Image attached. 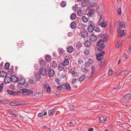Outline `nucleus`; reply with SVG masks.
Segmentation results:
<instances>
[{"instance_id": "nucleus-22", "label": "nucleus", "mask_w": 131, "mask_h": 131, "mask_svg": "<svg viewBox=\"0 0 131 131\" xmlns=\"http://www.w3.org/2000/svg\"><path fill=\"white\" fill-rule=\"evenodd\" d=\"M58 51L59 54L61 56H62L64 52V50L61 48H59L58 49Z\"/></svg>"}, {"instance_id": "nucleus-16", "label": "nucleus", "mask_w": 131, "mask_h": 131, "mask_svg": "<svg viewBox=\"0 0 131 131\" xmlns=\"http://www.w3.org/2000/svg\"><path fill=\"white\" fill-rule=\"evenodd\" d=\"M83 11L81 9H79L77 12V14L78 16H81L84 14Z\"/></svg>"}, {"instance_id": "nucleus-37", "label": "nucleus", "mask_w": 131, "mask_h": 131, "mask_svg": "<svg viewBox=\"0 0 131 131\" xmlns=\"http://www.w3.org/2000/svg\"><path fill=\"white\" fill-rule=\"evenodd\" d=\"M40 64L41 67H43L45 66V61L44 60H41L40 61Z\"/></svg>"}, {"instance_id": "nucleus-33", "label": "nucleus", "mask_w": 131, "mask_h": 131, "mask_svg": "<svg viewBox=\"0 0 131 131\" xmlns=\"http://www.w3.org/2000/svg\"><path fill=\"white\" fill-rule=\"evenodd\" d=\"M124 98L125 99L128 100L131 98V94H128L125 96Z\"/></svg>"}, {"instance_id": "nucleus-55", "label": "nucleus", "mask_w": 131, "mask_h": 131, "mask_svg": "<svg viewBox=\"0 0 131 131\" xmlns=\"http://www.w3.org/2000/svg\"><path fill=\"white\" fill-rule=\"evenodd\" d=\"M38 95V94H37V93L34 94H32V95L31 96H32V97L33 98L35 99L37 97Z\"/></svg>"}, {"instance_id": "nucleus-18", "label": "nucleus", "mask_w": 131, "mask_h": 131, "mask_svg": "<svg viewBox=\"0 0 131 131\" xmlns=\"http://www.w3.org/2000/svg\"><path fill=\"white\" fill-rule=\"evenodd\" d=\"M54 73V71L52 69L50 70L48 72V75L50 77H52Z\"/></svg>"}, {"instance_id": "nucleus-19", "label": "nucleus", "mask_w": 131, "mask_h": 131, "mask_svg": "<svg viewBox=\"0 0 131 131\" xmlns=\"http://www.w3.org/2000/svg\"><path fill=\"white\" fill-rule=\"evenodd\" d=\"M99 24L101 25L102 27L105 28L106 26L107 23L106 21H103L99 23Z\"/></svg>"}, {"instance_id": "nucleus-10", "label": "nucleus", "mask_w": 131, "mask_h": 131, "mask_svg": "<svg viewBox=\"0 0 131 131\" xmlns=\"http://www.w3.org/2000/svg\"><path fill=\"white\" fill-rule=\"evenodd\" d=\"M56 107H53L51 109H50L48 111L49 115L51 116L52 114H54L56 111L55 108Z\"/></svg>"}, {"instance_id": "nucleus-2", "label": "nucleus", "mask_w": 131, "mask_h": 131, "mask_svg": "<svg viewBox=\"0 0 131 131\" xmlns=\"http://www.w3.org/2000/svg\"><path fill=\"white\" fill-rule=\"evenodd\" d=\"M43 88L44 90H46L47 93H49L51 92V88L49 86V84L47 82L45 83L43 85Z\"/></svg>"}, {"instance_id": "nucleus-50", "label": "nucleus", "mask_w": 131, "mask_h": 131, "mask_svg": "<svg viewBox=\"0 0 131 131\" xmlns=\"http://www.w3.org/2000/svg\"><path fill=\"white\" fill-rule=\"evenodd\" d=\"M81 69L83 72L85 73L88 72L89 71V69H86L85 68H82Z\"/></svg>"}, {"instance_id": "nucleus-8", "label": "nucleus", "mask_w": 131, "mask_h": 131, "mask_svg": "<svg viewBox=\"0 0 131 131\" xmlns=\"http://www.w3.org/2000/svg\"><path fill=\"white\" fill-rule=\"evenodd\" d=\"M39 71L40 74L43 75H45L47 73L46 69L43 68L40 69Z\"/></svg>"}, {"instance_id": "nucleus-62", "label": "nucleus", "mask_w": 131, "mask_h": 131, "mask_svg": "<svg viewBox=\"0 0 131 131\" xmlns=\"http://www.w3.org/2000/svg\"><path fill=\"white\" fill-rule=\"evenodd\" d=\"M77 80V79H75L74 80H73L71 82L72 84L73 85L75 84L76 82V80Z\"/></svg>"}, {"instance_id": "nucleus-27", "label": "nucleus", "mask_w": 131, "mask_h": 131, "mask_svg": "<svg viewBox=\"0 0 131 131\" xmlns=\"http://www.w3.org/2000/svg\"><path fill=\"white\" fill-rule=\"evenodd\" d=\"M94 10L93 9H90L88 13V15L89 16H92L94 13Z\"/></svg>"}, {"instance_id": "nucleus-35", "label": "nucleus", "mask_w": 131, "mask_h": 131, "mask_svg": "<svg viewBox=\"0 0 131 131\" xmlns=\"http://www.w3.org/2000/svg\"><path fill=\"white\" fill-rule=\"evenodd\" d=\"M66 73L64 72H63L60 75V78L63 79L66 77Z\"/></svg>"}, {"instance_id": "nucleus-57", "label": "nucleus", "mask_w": 131, "mask_h": 131, "mask_svg": "<svg viewBox=\"0 0 131 131\" xmlns=\"http://www.w3.org/2000/svg\"><path fill=\"white\" fill-rule=\"evenodd\" d=\"M3 88V83H2L0 85V91L1 92L2 91Z\"/></svg>"}, {"instance_id": "nucleus-26", "label": "nucleus", "mask_w": 131, "mask_h": 131, "mask_svg": "<svg viewBox=\"0 0 131 131\" xmlns=\"http://www.w3.org/2000/svg\"><path fill=\"white\" fill-rule=\"evenodd\" d=\"M70 72L72 74V76L74 77H76L78 76V73L74 71H70Z\"/></svg>"}, {"instance_id": "nucleus-17", "label": "nucleus", "mask_w": 131, "mask_h": 131, "mask_svg": "<svg viewBox=\"0 0 131 131\" xmlns=\"http://www.w3.org/2000/svg\"><path fill=\"white\" fill-rule=\"evenodd\" d=\"M74 48L73 46H71L67 48V51L69 53H71L74 50Z\"/></svg>"}, {"instance_id": "nucleus-1", "label": "nucleus", "mask_w": 131, "mask_h": 131, "mask_svg": "<svg viewBox=\"0 0 131 131\" xmlns=\"http://www.w3.org/2000/svg\"><path fill=\"white\" fill-rule=\"evenodd\" d=\"M57 88L59 90H61L62 89H66L68 91H70L71 89L70 86V85L68 84L60 85L59 86L57 87Z\"/></svg>"}, {"instance_id": "nucleus-42", "label": "nucleus", "mask_w": 131, "mask_h": 131, "mask_svg": "<svg viewBox=\"0 0 131 131\" xmlns=\"http://www.w3.org/2000/svg\"><path fill=\"white\" fill-rule=\"evenodd\" d=\"M57 65V63L54 61H53L51 64V66L53 67H56Z\"/></svg>"}, {"instance_id": "nucleus-64", "label": "nucleus", "mask_w": 131, "mask_h": 131, "mask_svg": "<svg viewBox=\"0 0 131 131\" xmlns=\"http://www.w3.org/2000/svg\"><path fill=\"white\" fill-rule=\"evenodd\" d=\"M85 26L83 24H81L80 25V27L82 29H84L85 27Z\"/></svg>"}, {"instance_id": "nucleus-52", "label": "nucleus", "mask_w": 131, "mask_h": 131, "mask_svg": "<svg viewBox=\"0 0 131 131\" xmlns=\"http://www.w3.org/2000/svg\"><path fill=\"white\" fill-rule=\"evenodd\" d=\"M66 5V3L64 1L62 2L61 4V6L62 7H64Z\"/></svg>"}, {"instance_id": "nucleus-4", "label": "nucleus", "mask_w": 131, "mask_h": 131, "mask_svg": "<svg viewBox=\"0 0 131 131\" xmlns=\"http://www.w3.org/2000/svg\"><path fill=\"white\" fill-rule=\"evenodd\" d=\"M18 83L19 84L22 85L24 84L25 82V79L22 77L18 78Z\"/></svg>"}, {"instance_id": "nucleus-9", "label": "nucleus", "mask_w": 131, "mask_h": 131, "mask_svg": "<svg viewBox=\"0 0 131 131\" xmlns=\"http://www.w3.org/2000/svg\"><path fill=\"white\" fill-rule=\"evenodd\" d=\"M81 35L83 37L85 38L88 36V34L87 31L84 30L82 31L81 32Z\"/></svg>"}, {"instance_id": "nucleus-13", "label": "nucleus", "mask_w": 131, "mask_h": 131, "mask_svg": "<svg viewBox=\"0 0 131 131\" xmlns=\"http://www.w3.org/2000/svg\"><path fill=\"white\" fill-rule=\"evenodd\" d=\"M11 78L9 77H6L5 78L4 82L5 83H9L11 81Z\"/></svg>"}, {"instance_id": "nucleus-54", "label": "nucleus", "mask_w": 131, "mask_h": 131, "mask_svg": "<svg viewBox=\"0 0 131 131\" xmlns=\"http://www.w3.org/2000/svg\"><path fill=\"white\" fill-rule=\"evenodd\" d=\"M74 106L72 105H70L69 106V108L71 111H72L74 110Z\"/></svg>"}, {"instance_id": "nucleus-30", "label": "nucleus", "mask_w": 131, "mask_h": 131, "mask_svg": "<svg viewBox=\"0 0 131 131\" xmlns=\"http://www.w3.org/2000/svg\"><path fill=\"white\" fill-rule=\"evenodd\" d=\"M71 27L73 29H74L76 26V24L75 22H73L70 25Z\"/></svg>"}, {"instance_id": "nucleus-59", "label": "nucleus", "mask_w": 131, "mask_h": 131, "mask_svg": "<svg viewBox=\"0 0 131 131\" xmlns=\"http://www.w3.org/2000/svg\"><path fill=\"white\" fill-rule=\"evenodd\" d=\"M118 14L119 15H121V8H119L118 10Z\"/></svg>"}, {"instance_id": "nucleus-28", "label": "nucleus", "mask_w": 131, "mask_h": 131, "mask_svg": "<svg viewBox=\"0 0 131 131\" xmlns=\"http://www.w3.org/2000/svg\"><path fill=\"white\" fill-rule=\"evenodd\" d=\"M87 1L85 0H83L81 3V5L82 7H85L87 5Z\"/></svg>"}, {"instance_id": "nucleus-29", "label": "nucleus", "mask_w": 131, "mask_h": 131, "mask_svg": "<svg viewBox=\"0 0 131 131\" xmlns=\"http://www.w3.org/2000/svg\"><path fill=\"white\" fill-rule=\"evenodd\" d=\"M93 62V61L91 59H89L87 63H86V65L89 66L92 64Z\"/></svg>"}, {"instance_id": "nucleus-12", "label": "nucleus", "mask_w": 131, "mask_h": 131, "mask_svg": "<svg viewBox=\"0 0 131 131\" xmlns=\"http://www.w3.org/2000/svg\"><path fill=\"white\" fill-rule=\"evenodd\" d=\"M126 31V30H122L118 33V37H122L123 35H125Z\"/></svg>"}, {"instance_id": "nucleus-14", "label": "nucleus", "mask_w": 131, "mask_h": 131, "mask_svg": "<svg viewBox=\"0 0 131 131\" xmlns=\"http://www.w3.org/2000/svg\"><path fill=\"white\" fill-rule=\"evenodd\" d=\"M11 81L13 82L16 83L17 82H18V78L15 75H13L11 78Z\"/></svg>"}, {"instance_id": "nucleus-45", "label": "nucleus", "mask_w": 131, "mask_h": 131, "mask_svg": "<svg viewBox=\"0 0 131 131\" xmlns=\"http://www.w3.org/2000/svg\"><path fill=\"white\" fill-rule=\"evenodd\" d=\"M35 81L34 79L33 78H31L29 80V83L31 84L34 83Z\"/></svg>"}, {"instance_id": "nucleus-60", "label": "nucleus", "mask_w": 131, "mask_h": 131, "mask_svg": "<svg viewBox=\"0 0 131 131\" xmlns=\"http://www.w3.org/2000/svg\"><path fill=\"white\" fill-rule=\"evenodd\" d=\"M90 4L91 6L92 7H94L95 6V3L93 2H91Z\"/></svg>"}, {"instance_id": "nucleus-32", "label": "nucleus", "mask_w": 131, "mask_h": 131, "mask_svg": "<svg viewBox=\"0 0 131 131\" xmlns=\"http://www.w3.org/2000/svg\"><path fill=\"white\" fill-rule=\"evenodd\" d=\"M63 64L66 66L68 65L69 64V61L68 59H66L64 61Z\"/></svg>"}, {"instance_id": "nucleus-36", "label": "nucleus", "mask_w": 131, "mask_h": 131, "mask_svg": "<svg viewBox=\"0 0 131 131\" xmlns=\"http://www.w3.org/2000/svg\"><path fill=\"white\" fill-rule=\"evenodd\" d=\"M100 47L98 48V50L99 51H102L103 49L105 47V45H101L100 46Z\"/></svg>"}, {"instance_id": "nucleus-7", "label": "nucleus", "mask_w": 131, "mask_h": 131, "mask_svg": "<svg viewBox=\"0 0 131 131\" xmlns=\"http://www.w3.org/2000/svg\"><path fill=\"white\" fill-rule=\"evenodd\" d=\"M66 68L65 66L62 63H59L58 66V69L60 70L64 69Z\"/></svg>"}, {"instance_id": "nucleus-51", "label": "nucleus", "mask_w": 131, "mask_h": 131, "mask_svg": "<svg viewBox=\"0 0 131 131\" xmlns=\"http://www.w3.org/2000/svg\"><path fill=\"white\" fill-rule=\"evenodd\" d=\"M9 64L8 63H6L5 65V68L6 70L9 69Z\"/></svg>"}, {"instance_id": "nucleus-44", "label": "nucleus", "mask_w": 131, "mask_h": 131, "mask_svg": "<svg viewBox=\"0 0 131 131\" xmlns=\"http://www.w3.org/2000/svg\"><path fill=\"white\" fill-rule=\"evenodd\" d=\"M84 54L85 55L88 56L89 54L90 53L89 51L88 50H84Z\"/></svg>"}, {"instance_id": "nucleus-41", "label": "nucleus", "mask_w": 131, "mask_h": 131, "mask_svg": "<svg viewBox=\"0 0 131 131\" xmlns=\"http://www.w3.org/2000/svg\"><path fill=\"white\" fill-rule=\"evenodd\" d=\"M76 17V15L74 13H72L70 15V18L72 20L75 19Z\"/></svg>"}, {"instance_id": "nucleus-43", "label": "nucleus", "mask_w": 131, "mask_h": 131, "mask_svg": "<svg viewBox=\"0 0 131 131\" xmlns=\"http://www.w3.org/2000/svg\"><path fill=\"white\" fill-rule=\"evenodd\" d=\"M128 72L129 71L127 70H124L121 72L122 75V76L124 75L125 74H128Z\"/></svg>"}, {"instance_id": "nucleus-25", "label": "nucleus", "mask_w": 131, "mask_h": 131, "mask_svg": "<svg viewBox=\"0 0 131 131\" xmlns=\"http://www.w3.org/2000/svg\"><path fill=\"white\" fill-rule=\"evenodd\" d=\"M99 121L101 123H103L106 120V118L105 117L101 116L100 117Z\"/></svg>"}, {"instance_id": "nucleus-21", "label": "nucleus", "mask_w": 131, "mask_h": 131, "mask_svg": "<svg viewBox=\"0 0 131 131\" xmlns=\"http://www.w3.org/2000/svg\"><path fill=\"white\" fill-rule=\"evenodd\" d=\"M99 16L100 17V20L98 23L103 22L104 21V16L102 14L99 15Z\"/></svg>"}, {"instance_id": "nucleus-58", "label": "nucleus", "mask_w": 131, "mask_h": 131, "mask_svg": "<svg viewBox=\"0 0 131 131\" xmlns=\"http://www.w3.org/2000/svg\"><path fill=\"white\" fill-rule=\"evenodd\" d=\"M7 92H8V93L10 94V95H12V94H13V92L12 91L10 90H7Z\"/></svg>"}, {"instance_id": "nucleus-53", "label": "nucleus", "mask_w": 131, "mask_h": 131, "mask_svg": "<svg viewBox=\"0 0 131 131\" xmlns=\"http://www.w3.org/2000/svg\"><path fill=\"white\" fill-rule=\"evenodd\" d=\"M83 62V59L82 58H80L78 60V63L79 64H81Z\"/></svg>"}, {"instance_id": "nucleus-23", "label": "nucleus", "mask_w": 131, "mask_h": 131, "mask_svg": "<svg viewBox=\"0 0 131 131\" xmlns=\"http://www.w3.org/2000/svg\"><path fill=\"white\" fill-rule=\"evenodd\" d=\"M35 77L37 81H39L40 79V75L39 73H37L35 75Z\"/></svg>"}, {"instance_id": "nucleus-20", "label": "nucleus", "mask_w": 131, "mask_h": 131, "mask_svg": "<svg viewBox=\"0 0 131 131\" xmlns=\"http://www.w3.org/2000/svg\"><path fill=\"white\" fill-rule=\"evenodd\" d=\"M24 92H26L28 95L32 94L33 92L32 91L29 90L27 89H24L23 90Z\"/></svg>"}, {"instance_id": "nucleus-3", "label": "nucleus", "mask_w": 131, "mask_h": 131, "mask_svg": "<svg viewBox=\"0 0 131 131\" xmlns=\"http://www.w3.org/2000/svg\"><path fill=\"white\" fill-rule=\"evenodd\" d=\"M104 51H102L100 53H98L96 55L97 60L99 61H100L102 59L101 57L103 56L104 54Z\"/></svg>"}, {"instance_id": "nucleus-31", "label": "nucleus", "mask_w": 131, "mask_h": 131, "mask_svg": "<svg viewBox=\"0 0 131 131\" xmlns=\"http://www.w3.org/2000/svg\"><path fill=\"white\" fill-rule=\"evenodd\" d=\"M45 59L46 62H49L51 60V57L50 56L46 55L45 57Z\"/></svg>"}, {"instance_id": "nucleus-40", "label": "nucleus", "mask_w": 131, "mask_h": 131, "mask_svg": "<svg viewBox=\"0 0 131 131\" xmlns=\"http://www.w3.org/2000/svg\"><path fill=\"white\" fill-rule=\"evenodd\" d=\"M85 77V76L83 75L80 77L79 79V81L80 82L82 81Z\"/></svg>"}, {"instance_id": "nucleus-34", "label": "nucleus", "mask_w": 131, "mask_h": 131, "mask_svg": "<svg viewBox=\"0 0 131 131\" xmlns=\"http://www.w3.org/2000/svg\"><path fill=\"white\" fill-rule=\"evenodd\" d=\"M103 41L101 39H100L97 43L96 45L98 46L101 45H103Z\"/></svg>"}, {"instance_id": "nucleus-63", "label": "nucleus", "mask_w": 131, "mask_h": 131, "mask_svg": "<svg viewBox=\"0 0 131 131\" xmlns=\"http://www.w3.org/2000/svg\"><path fill=\"white\" fill-rule=\"evenodd\" d=\"M43 116V114L42 113H39L38 115V117H41Z\"/></svg>"}, {"instance_id": "nucleus-6", "label": "nucleus", "mask_w": 131, "mask_h": 131, "mask_svg": "<svg viewBox=\"0 0 131 131\" xmlns=\"http://www.w3.org/2000/svg\"><path fill=\"white\" fill-rule=\"evenodd\" d=\"M90 39L92 41H95L97 40V37L94 34H92L90 36Z\"/></svg>"}, {"instance_id": "nucleus-39", "label": "nucleus", "mask_w": 131, "mask_h": 131, "mask_svg": "<svg viewBox=\"0 0 131 131\" xmlns=\"http://www.w3.org/2000/svg\"><path fill=\"white\" fill-rule=\"evenodd\" d=\"M94 28L93 26L88 27V30L89 32H91L93 30Z\"/></svg>"}, {"instance_id": "nucleus-48", "label": "nucleus", "mask_w": 131, "mask_h": 131, "mask_svg": "<svg viewBox=\"0 0 131 131\" xmlns=\"http://www.w3.org/2000/svg\"><path fill=\"white\" fill-rule=\"evenodd\" d=\"M82 46V43L80 42H78L76 44V47L77 48H79Z\"/></svg>"}, {"instance_id": "nucleus-38", "label": "nucleus", "mask_w": 131, "mask_h": 131, "mask_svg": "<svg viewBox=\"0 0 131 131\" xmlns=\"http://www.w3.org/2000/svg\"><path fill=\"white\" fill-rule=\"evenodd\" d=\"M115 45L117 48H120L121 45V42L120 41H118L116 43Z\"/></svg>"}, {"instance_id": "nucleus-49", "label": "nucleus", "mask_w": 131, "mask_h": 131, "mask_svg": "<svg viewBox=\"0 0 131 131\" xmlns=\"http://www.w3.org/2000/svg\"><path fill=\"white\" fill-rule=\"evenodd\" d=\"M93 30L96 32H98L100 31V28L98 27H94Z\"/></svg>"}, {"instance_id": "nucleus-56", "label": "nucleus", "mask_w": 131, "mask_h": 131, "mask_svg": "<svg viewBox=\"0 0 131 131\" xmlns=\"http://www.w3.org/2000/svg\"><path fill=\"white\" fill-rule=\"evenodd\" d=\"M114 73V71L112 70H109L108 72V74L109 75H111Z\"/></svg>"}, {"instance_id": "nucleus-15", "label": "nucleus", "mask_w": 131, "mask_h": 131, "mask_svg": "<svg viewBox=\"0 0 131 131\" xmlns=\"http://www.w3.org/2000/svg\"><path fill=\"white\" fill-rule=\"evenodd\" d=\"M84 45L85 47H89L91 45V43L89 40H86L84 41Z\"/></svg>"}, {"instance_id": "nucleus-5", "label": "nucleus", "mask_w": 131, "mask_h": 131, "mask_svg": "<svg viewBox=\"0 0 131 131\" xmlns=\"http://www.w3.org/2000/svg\"><path fill=\"white\" fill-rule=\"evenodd\" d=\"M115 24L117 25H118L119 27H121L124 28L125 26V23L120 21L116 22Z\"/></svg>"}, {"instance_id": "nucleus-24", "label": "nucleus", "mask_w": 131, "mask_h": 131, "mask_svg": "<svg viewBox=\"0 0 131 131\" xmlns=\"http://www.w3.org/2000/svg\"><path fill=\"white\" fill-rule=\"evenodd\" d=\"M7 75V73L6 72L2 71L0 72V76L2 77H6Z\"/></svg>"}, {"instance_id": "nucleus-61", "label": "nucleus", "mask_w": 131, "mask_h": 131, "mask_svg": "<svg viewBox=\"0 0 131 131\" xmlns=\"http://www.w3.org/2000/svg\"><path fill=\"white\" fill-rule=\"evenodd\" d=\"M10 105L12 106H16L17 105V104L15 103H14L13 102H12L10 103Z\"/></svg>"}, {"instance_id": "nucleus-11", "label": "nucleus", "mask_w": 131, "mask_h": 131, "mask_svg": "<svg viewBox=\"0 0 131 131\" xmlns=\"http://www.w3.org/2000/svg\"><path fill=\"white\" fill-rule=\"evenodd\" d=\"M99 38H101L103 39L102 40L103 42H106L107 39V37L105 36L104 34H101L99 35Z\"/></svg>"}, {"instance_id": "nucleus-47", "label": "nucleus", "mask_w": 131, "mask_h": 131, "mask_svg": "<svg viewBox=\"0 0 131 131\" xmlns=\"http://www.w3.org/2000/svg\"><path fill=\"white\" fill-rule=\"evenodd\" d=\"M82 20L84 22H87L88 20V19L86 18L85 16H84L82 17Z\"/></svg>"}, {"instance_id": "nucleus-46", "label": "nucleus", "mask_w": 131, "mask_h": 131, "mask_svg": "<svg viewBox=\"0 0 131 131\" xmlns=\"http://www.w3.org/2000/svg\"><path fill=\"white\" fill-rule=\"evenodd\" d=\"M89 26H89H93L94 25V24L93 21H89L88 23Z\"/></svg>"}]
</instances>
